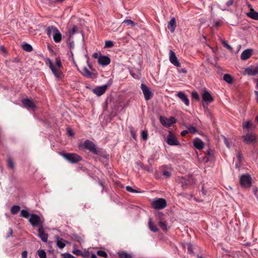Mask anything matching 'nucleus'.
Instances as JSON below:
<instances>
[{
  "label": "nucleus",
  "instance_id": "1",
  "mask_svg": "<svg viewBox=\"0 0 258 258\" xmlns=\"http://www.w3.org/2000/svg\"><path fill=\"white\" fill-rule=\"evenodd\" d=\"M48 64L55 77L59 79H61L62 76V73L61 70L62 66L60 58L58 57L56 58L54 63H53L49 59Z\"/></svg>",
  "mask_w": 258,
  "mask_h": 258
},
{
  "label": "nucleus",
  "instance_id": "2",
  "mask_svg": "<svg viewBox=\"0 0 258 258\" xmlns=\"http://www.w3.org/2000/svg\"><path fill=\"white\" fill-rule=\"evenodd\" d=\"M152 206L156 209H163L167 206V203L164 199L160 198L154 200L151 203Z\"/></svg>",
  "mask_w": 258,
  "mask_h": 258
},
{
  "label": "nucleus",
  "instance_id": "3",
  "mask_svg": "<svg viewBox=\"0 0 258 258\" xmlns=\"http://www.w3.org/2000/svg\"><path fill=\"white\" fill-rule=\"evenodd\" d=\"M89 69L92 71H90L86 67H84L82 69V71H81V73L82 74V75L86 78H91V79L96 78L97 77V73L94 71V70H93L92 68L90 65H89Z\"/></svg>",
  "mask_w": 258,
  "mask_h": 258
},
{
  "label": "nucleus",
  "instance_id": "4",
  "mask_svg": "<svg viewBox=\"0 0 258 258\" xmlns=\"http://www.w3.org/2000/svg\"><path fill=\"white\" fill-rule=\"evenodd\" d=\"M62 156L70 162L72 163H76L81 160V157L74 153H68V154H62Z\"/></svg>",
  "mask_w": 258,
  "mask_h": 258
},
{
  "label": "nucleus",
  "instance_id": "5",
  "mask_svg": "<svg viewBox=\"0 0 258 258\" xmlns=\"http://www.w3.org/2000/svg\"><path fill=\"white\" fill-rule=\"evenodd\" d=\"M240 184L243 187H249L251 184L250 176L249 174L242 175L240 178Z\"/></svg>",
  "mask_w": 258,
  "mask_h": 258
},
{
  "label": "nucleus",
  "instance_id": "6",
  "mask_svg": "<svg viewBox=\"0 0 258 258\" xmlns=\"http://www.w3.org/2000/svg\"><path fill=\"white\" fill-rule=\"evenodd\" d=\"M29 221L34 227L38 226L39 227L40 226H43V220H42L40 217L37 215H31Z\"/></svg>",
  "mask_w": 258,
  "mask_h": 258
},
{
  "label": "nucleus",
  "instance_id": "7",
  "mask_svg": "<svg viewBox=\"0 0 258 258\" xmlns=\"http://www.w3.org/2000/svg\"><path fill=\"white\" fill-rule=\"evenodd\" d=\"M166 141L167 144L170 146H178L179 145V141L171 132H169Z\"/></svg>",
  "mask_w": 258,
  "mask_h": 258
},
{
  "label": "nucleus",
  "instance_id": "8",
  "mask_svg": "<svg viewBox=\"0 0 258 258\" xmlns=\"http://www.w3.org/2000/svg\"><path fill=\"white\" fill-rule=\"evenodd\" d=\"M160 121L162 124L165 127H169L176 122V119L173 117H170L167 118L163 116H160Z\"/></svg>",
  "mask_w": 258,
  "mask_h": 258
},
{
  "label": "nucleus",
  "instance_id": "9",
  "mask_svg": "<svg viewBox=\"0 0 258 258\" xmlns=\"http://www.w3.org/2000/svg\"><path fill=\"white\" fill-rule=\"evenodd\" d=\"M141 89L143 93L145 100H150L153 96V93L150 90L149 88L146 85L142 84Z\"/></svg>",
  "mask_w": 258,
  "mask_h": 258
},
{
  "label": "nucleus",
  "instance_id": "10",
  "mask_svg": "<svg viewBox=\"0 0 258 258\" xmlns=\"http://www.w3.org/2000/svg\"><path fill=\"white\" fill-rule=\"evenodd\" d=\"M243 141L246 144H252L256 142L257 138L255 134H247L243 136Z\"/></svg>",
  "mask_w": 258,
  "mask_h": 258
},
{
  "label": "nucleus",
  "instance_id": "11",
  "mask_svg": "<svg viewBox=\"0 0 258 258\" xmlns=\"http://www.w3.org/2000/svg\"><path fill=\"white\" fill-rule=\"evenodd\" d=\"M83 146L85 148L89 150L90 152L94 153L97 154V151L96 147V146L94 144L89 140H86L85 141Z\"/></svg>",
  "mask_w": 258,
  "mask_h": 258
},
{
  "label": "nucleus",
  "instance_id": "12",
  "mask_svg": "<svg viewBox=\"0 0 258 258\" xmlns=\"http://www.w3.org/2000/svg\"><path fill=\"white\" fill-rule=\"evenodd\" d=\"M169 60L175 66L178 67L180 66V63L178 61L175 53L171 50L169 51Z\"/></svg>",
  "mask_w": 258,
  "mask_h": 258
},
{
  "label": "nucleus",
  "instance_id": "13",
  "mask_svg": "<svg viewBox=\"0 0 258 258\" xmlns=\"http://www.w3.org/2000/svg\"><path fill=\"white\" fill-rule=\"evenodd\" d=\"M107 85L97 87L93 89V92L97 96H100L105 93L108 87Z\"/></svg>",
  "mask_w": 258,
  "mask_h": 258
},
{
  "label": "nucleus",
  "instance_id": "14",
  "mask_svg": "<svg viewBox=\"0 0 258 258\" xmlns=\"http://www.w3.org/2000/svg\"><path fill=\"white\" fill-rule=\"evenodd\" d=\"M38 236L40 238L43 242H46L48 239V234L45 233L43 226H40L38 227Z\"/></svg>",
  "mask_w": 258,
  "mask_h": 258
},
{
  "label": "nucleus",
  "instance_id": "15",
  "mask_svg": "<svg viewBox=\"0 0 258 258\" xmlns=\"http://www.w3.org/2000/svg\"><path fill=\"white\" fill-rule=\"evenodd\" d=\"M242 127L244 130H254L255 126L250 120L244 121L242 123Z\"/></svg>",
  "mask_w": 258,
  "mask_h": 258
},
{
  "label": "nucleus",
  "instance_id": "16",
  "mask_svg": "<svg viewBox=\"0 0 258 258\" xmlns=\"http://www.w3.org/2000/svg\"><path fill=\"white\" fill-rule=\"evenodd\" d=\"M252 53L253 50L252 49H247L242 52L240 55V58L242 60H245L252 55Z\"/></svg>",
  "mask_w": 258,
  "mask_h": 258
},
{
  "label": "nucleus",
  "instance_id": "17",
  "mask_svg": "<svg viewBox=\"0 0 258 258\" xmlns=\"http://www.w3.org/2000/svg\"><path fill=\"white\" fill-rule=\"evenodd\" d=\"M98 61L99 64L104 66L109 64L110 62V60L108 56L102 55L99 56Z\"/></svg>",
  "mask_w": 258,
  "mask_h": 258
},
{
  "label": "nucleus",
  "instance_id": "18",
  "mask_svg": "<svg viewBox=\"0 0 258 258\" xmlns=\"http://www.w3.org/2000/svg\"><path fill=\"white\" fill-rule=\"evenodd\" d=\"M245 73L249 76H254L258 74V67H251L245 70Z\"/></svg>",
  "mask_w": 258,
  "mask_h": 258
},
{
  "label": "nucleus",
  "instance_id": "19",
  "mask_svg": "<svg viewBox=\"0 0 258 258\" xmlns=\"http://www.w3.org/2000/svg\"><path fill=\"white\" fill-rule=\"evenodd\" d=\"M186 106L189 105V100L186 95L183 92H179L176 95Z\"/></svg>",
  "mask_w": 258,
  "mask_h": 258
},
{
  "label": "nucleus",
  "instance_id": "20",
  "mask_svg": "<svg viewBox=\"0 0 258 258\" xmlns=\"http://www.w3.org/2000/svg\"><path fill=\"white\" fill-rule=\"evenodd\" d=\"M22 103L28 109H34L36 107L33 102L28 98L22 100Z\"/></svg>",
  "mask_w": 258,
  "mask_h": 258
},
{
  "label": "nucleus",
  "instance_id": "21",
  "mask_svg": "<svg viewBox=\"0 0 258 258\" xmlns=\"http://www.w3.org/2000/svg\"><path fill=\"white\" fill-rule=\"evenodd\" d=\"M203 100L206 102H212L213 101V98L211 94L207 91H205L202 95Z\"/></svg>",
  "mask_w": 258,
  "mask_h": 258
},
{
  "label": "nucleus",
  "instance_id": "22",
  "mask_svg": "<svg viewBox=\"0 0 258 258\" xmlns=\"http://www.w3.org/2000/svg\"><path fill=\"white\" fill-rule=\"evenodd\" d=\"M55 238L57 246L60 249L63 248L66 246L67 241L58 236H55Z\"/></svg>",
  "mask_w": 258,
  "mask_h": 258
},
{
  "label": "nucleus",
  "instance_id": "23",
  "mask_svg": "<svg viewBox=\"0 0 258 258\" xmlns=\"http://www.w3.org/2000/svg\"><path fill=\"white\" fill-rule=\"evenodd\" d=\"M195 147L199 150L202 149L204 147L203 142L200 139L197 138L193 142Z\"/></svg>",
  "mask_w": 258,
  "mask_h": 258
},
{
  "label": "nucleus",
  "instance_id": "24",
  "mask_svg": "<svg viewBox=\"0 0 258 258\" xmlns=\"http://www.w3.org/2000/svg\"><path fill=\"white\" fill-rule=\"evenodd\" d=\"M53 39L55 42L59 43L61 40V34L57 28L56 30H55L54 33L52 35Z\"/></svg>",
  "mask_w": 258,
  "mask_h": 258
},
{
  "label": "nucleus",
  "instance_id": "25",
  "mask_svg": "<svg viewBox=\"0 0 258 258\" xmlns=\"http://www.w3.org/2000/svg\"><path fill=\"white\" fill-rule=\"evenodd\" d=\"M176 21L174 18H172L168 22L167 27L171 32L175 31L176 28Z\"/></svg>",
  "mask_w": 258,
  "mask_h": 258
},
{
  "label": "nucleus",
  "instance_id": "26",
  "mask_svg": "<svg viewBox=\"0 0 258 258\" xmlns=\"http://www.w3.org/2000/svg\"><path fill=\"white\" fill-rule=\"evenodd\" d=\"M246 15L253 20H258V13L253 9H251L250 12L247 13Z\"/></svg>",
  "mask_w": 258,
  "mask_h": 258
},
{
  "label": "nucleus",
  "instance_id": "27",
  "mask_svg": "<svg viewBox=\"0 0 258 258\" xmlns=\"http://www.w3.org/2000/svg\"><path fill=\"white\" fill-rule=\"evenodd\" d=\"M119 258H132V255L124 251H119L117 252Z\"/></svg>",
  "mask_w": 258,
  "mask_h": 258
},
{
  "label": "nucleus",
  "instance_id": "28",
  "mask_svg": "<svg viewBox=\"0 0 258 258\" xmlns=\"http://www.w3.org/2000/svg\"><path fill=\"white\" fill-rule=\"evenodd\" d=\"M148 226L150 230L154 232H158L159 230L158 227L152 223L151 219H149V220Z\"/></svg>",
  "mask_w": 258,
  "mask_h": 258
},
{
  "label": "nucleus",
  "instance_id": "29",
  "mask_svg": "<svg viewBox=\"0 0 258 258\" xmlns=\"http://www.w3.org/2000/svg\"><path fill=\"white\" fill-rule=\"evenodd\" d=\"M159 226L164 231L167 230V222L166 220L161 219V221H158Z\"/></svg>",
  "mask_w": 258,
  "mask_h": 258
},
{
  "label": "nucleus",
  "instance_id": "30",
  "mask_svg": "<svg viewBox=\"0 0 258 258\" xmlns=\"http://www.w3.org/2000/svg\"><path fill=\"white\" fill-rule=\"evenodd\" d=\"M57 28L54 26H49L47 27L46 29L47 34L49 37H50L51 35H53L54 33L55 30H56Z\"/></svg>",
  "mask_w": 258,
  "mask_h": 258
},
{
  "label": "nucleus",
  "instance_id": "31",
  "mask_svg": "<svg viewBox=\"0 0 258 258\" xmlns=\"http://www.w3.org/2000/svg\"><path fill=\"white\" fill-rule=\"evenodd\" d=\"M223 79L229 84H231L233 81V78L229 74H225L223 76Z\"/></svg>",
  "mask_w": 258,
  "mask_h": 258
},
{
  "label": "nucleus",
  "instance_id": "32",
  "mask_svg": "<svg viewBox=\"0 0 258 258\" xmlns=\"http://www.w3.org/2000/svg\"><path fill=\"white\" fill-rule=\"evenodd\" d=\"M23 49L27 52H31L32 51V47L31 45L28 44V43H25L22 45Z\"/></svg>",
  "mask_w": 258,
  "mask_h": 258
},
{
  "label": "nucleus",
  "instance_id": "33",
  "mask_svg": "<svg viewBox=\"0 0 258 258\" xmlns=\"http://www.w3.org/2000/svg\"><path fill=\"white\" fill-rule=\"evenodd\" d=\"M20 208L18 206H14L11 209V212L13 214H17L20 211Z\"/></svg>",
  "mask_w": 258,
  "mask_h": 258
},
{
  "label": "nucleus",
  "instance_id": "34",
  "mask_svg": "<svg viewBox=\"0 0 258 258\" xmlns=\"http://www.w3.org/2000/svg\"><path fill=\"white\" fill-rule=\"evenodd\" d=\"M37 254L40 258H46V254L44 250H38Z\"/></svg>",
  "mask_w": 258,
  "mask_h": 258
},
{
  "label": "nucleus",
  "instance_id": "35",
  "mask_svg": "<svg viewBox=\"0 0 258 258\" xmlns=\"http://www.w3.org/2000/svg\"><path fill=\"white\" fill-rule=\"evenodd\" d=\"M68 43L69 45V47H70V50H71V53H72V54L73 55V53H72V49H73L74 48V47H75V44H74V42L73 41H72L71 38H70L69 39H68Z\"/></svg>",
  "mask_w": 258,
  "mask_h": 258
},
{
  "label": "nucleus",
  "instance_id": "36",
  "mask_svg": "<svg viewBox=\"0 0 258 258\" xmlns=\"http://www.w3.org/2000/svg\"><path fill=\"white\" fill-rule=\"evenodd\" d=\"M122 24H125L126 25H131L132 27H134L136 24L131 20H125L123 21Z\"/></svg>",
  "mask_w": 258,
  "mask_h": 258
},
{
  "label": "nucleus",
  "instance_id": "37",
  "mask_svg": "<svg viewBox=\"0 0 258 258\" xmlns=\"http://www.w3.org/2000/svg\"><path fill=\"white\" fill-rule=\"evenodd\" d=\"M156 217L157 219L158 220V221H161V219L164 220V216L163 214L161 212H158L156 214Z\"/></svg>",
  "mask_w": 258,
  "mask_h": 258
},
{
  "label": "nucleus",
  "instance_id": "38",
  "mask_svg": "<svg viewBox=\"0 0 258 258\" xmlns=\"http://www.w3.org/2000/svg\"><path fill=\"white\" fill-rule=\"evenodd\" d=\"M97 254L98 255H99L100 256H102V257H107V253L105 251H103V250H98L97 252Z\"/></svg>",
  "mask_w": 258,
  "mask_h": 258
},
{
  "label": "nucleus",
  "instance_id": "39",
  "mask_svg": "<svg viewBox=\"0 0 258 258\" xmlns=\"http://www.w3.org/2000/svg\"><path fill=\"white\" fill-rule=\"evenodd\" d=\"M113 46V43L112 41L108 40L105 41L104 48H110Z\"/></svg>",
  "mask_w": 258,
  "mask_h": 258
},
{
  "label": "nucleus",
  "instance_id": "40",
  "mask_svg": "<svg viewBox=\"0 0 258 258\" xmlns=\"http://www.w3.org/2000/svg\"><path fill=\"white\" fill-rule=\"evenodd\" d=\"M8 166L12 169L14 168V163L13 160L10 158L8 159Z\"/></svg>",
  "mask_w": 258,
  "mask_h": 258
},
{
  "label": "nucleus",
  "instance_id": "41",
  "mask_svg": "<svg viewBox=\"0 0 258 258\" xmlns=\"http://www.w3.org/2000/svg\"><path fill=\"white\" fill-rule=\"evenodd\" d=\"M141 138L143 140H147L148 139V133L146 131H143L142 132Z\"/></svg>",
  "mask_w": 258,
  "mask_h": 258
},
{
  "label": "nucleus",
  "instance_id": "42",
  "mask_svg": "<svg viewBox=\"0 0 258 258\" xmlns=\"http://www.w3.org/2000/svg\"><path fill=\"white\" fill-rule=\"evenodd\" d=\"M188 131H189V133H190L192 134H195L196 133V132L197 131V130L195 126H189L188 127Z\"/></svg>",
  "mask_w": 258,
  "mask_h": 258
},
{
  "label": "nucleus",
  "instance_id": "43",
  "mask_svg": "<svg viewBox=\"0 0 258 258\" xmlns=\"http://www.w3.org/2000/svg\"><path fill=\"white\" fill-rule=\"evenodd\" d=\"M21 215L25 218H28L29 216V214L27 211L23 210L21 212Z\"/></svg>",
  "mask_w": 258,
  "mask_h": 258
},
{
  "label": "nucleus",
  "instance_id": "44",
  "mask_svg": "<svg viewBox=\"0 0 258 258\" xmlns=\"http://www.w3.org/2000/svg\"><path fill=\"white\" fill-rule=\"evenodd\" d=\"M63 258H76L74 256L69 253H62Z\"/></svg>",
  "mask_w": 258,
  "mask_h": 258
},
{
  "label": "nucleus",
  "instance_id": "45",
  "mask_svg": "<svg viewBox=\"0 0 258 258\" xmlns=\"http://www.w3.org/2000/svg\"><path fill=\"white\" fill-rule=\"evenodd\" d=\"M77 31V27L76 26H73V27L72 28V29L70 31V36L76 33Z\"/></svg>",
  "mask_w": 258,
  "mask_h": 258
},
{
  "label": "nucleus",
  "instance_id": "46",
  "mask_svg": "<svg viewBox=\"0 0 258 258\" xmlns=\"http://www.w3.org/2000/svg\"><path fill=\"white\" fill-rule=\"evenodd\" d=\"M192 97L196 100H199L200 99L199 96L197 92H193L191 94Z\"/></svg>",
  "mask_w": 258,
  "mask_h": 258
},
{
  "label": "nucleus",
  "instance_id": "47",
  "mask_svg": "<svg viewBox=\"0 0 258 258\" xmlns=\"http://www.w3.org/2000/svg\"><path fill=\"white\" fill-rule=\"evenodd\" d=\"M223 44L225 47H226L228 49L232 51V48L225 41H223Z\"/></svg>",
  "mask_w": 258,
  "mask_h": 258
},
{
  "label": "nucleus",
  "instance_id": "48",
  "mask_svg": "<svg viewBox=\"0 0 258 258\" xmlns=\"http://www.w3.org/2000/svg\"><path fill=\"white\" fill-rule=\"evenodd\" d=\"M222 138H223V139L224 140V142L225 144H226V146L228 148H230V144H229V142L228 141V140L225 136H222Z\"/></svg>",
  "mask_w": 258,
  "mask_h": 258
},
{
  "label": "nucleus",
  "instance_id": "49",
  "mask_svg": "<svg viewBox=\"0 0 258 258\" xmlns=\"http://www.w3.org/2000/svg\"><path fill=\"white\" fill-rule=\"evenodd\" d=\"M72 252L76 255H81L82 253L81 251L79 249H74Z\"/></svg>",
  "mask_w": 258,
  "mask_h": 258
},
{
  "label": "nucleus",
  "instance_id": "50",
  "mask_svg": "<svg viewBox=\"0 0 258 258\" xmlns=\"http://www.w3.org/2000/svg\"><path fill=\"white\" fill-rule=\"evenodd\" d=\"M163 175L166 177H169L171 176V172L168 170H165L163 172Z\"/></svg>",
  "mask_w": 258,
  "mask_h": 258
},
{
  "label": "nucleus",
  "instance_id": "51",
  "mask_svg": "<svg viewBox=\"0 0 258 258\" xmlns=\"http://www.w3.org/2000/svg\"><path fill=\"white\" fill-rule=\"evenodd\" d=\"M187 250L189 252L192 253L193 252V249H192V246L191 244L188 243L187 244Z\"/></svg>",
  "mask_w": 258,
  "mask_h": 258
},
{
  "label": "nucleus",
  "instance_id": "52",
  "mask_svg": "<svg viewBox=\"0 0 258 258\" xmlns=\"http://www.w3.org/2000/svg\"><path fill=\"white\" fill-rule=\"evenodd\" d=\"M126 189L127 191L131 192H136L137 191L134 189L132 187L130 186H126Z\"/></svg>",
  "mask_w": 258,
  "mask_h": 258
},
{
  "label": "nucleus",
  "instance_id": "53",
  "mask_svg": "<svg viewBox=\"0 0 258 258\" xmlns=\"http://www.w3.org/2000/svg\"><path fill=\"white\" fill-rule=\"evenodd\" d=\"M205 112L207 116L209 117L210 118H212V114L208 108H206V111Z\"/></svg>",
  "mask_w": 258,
  "mask_h": 258
},
{
  "label": "nucleus",
  "instance_id": "54",
  "mask_svg": "<svg viewBox=\"0 0 258 258\" xmlns=\"http://www.w3.org/2000/svg\"><path fill=\"white\" fill-rule=\"evenodd\" d=\"M252 190L255 196L258 198V188L256 187H254L252 188Z\"/></svg>",
  "mask_w": 258,
  "mask_h": 258
},
{
  "label": "nucleus",
  "instance_id": "55",
  "mask_svg": "<svg viewBox=\"0 0 258 258\" xmlns=\"http://www.w3.org/2000/svg\"><path fill=\"white\" fill-rule=\"evenodd\" d=\"M89 255V252L86 251L84 253H82L81 256L84 258H88Z\"/></svg>",
  "mask_w": 258,
  "mask_h": 258
},
{
  "label": "nucleus",
  "instance_id": "56",
  "mask_svg": "<svg viewBox=\"0 0 258 258\" xmlns=\"http://www.w3.org/2000/svg\"><path fill=\"white\" fill-rule=\"evenodd\" d=\"M67 134L70 136H73L74 135V133L71 129L68 128L67 130Z\"/></svg>",
  "mask_w": 258,
  "mask_h": 258
},
{
  "label": "nucleus",
  "instance_id": "57",
  "mask_svg": "<svg viewBox=\"0 0 258 258\" xmlns=\"http://www.w3.org/2000/svg\"><path fill=\"white\" fill-rule=\"evenodd\" d=\"M100 55H102L100 53L95 52L93 54V57L95 58H98L99 59V57Z\"/></svg>",
  "mask_w": 258,
  "mask_h": 258
},
{
  "label": "nucleus",
  "instance_id": "58",
  "mask_svg": "<svg viewBox=\"0 0 258 258\" xmlns=\"http://www.w3.org/2000/svg\"><path fill=\"white\" fill-rule=\"evenodd\" d=\"M236 157L237 158V160L239 162V163H240V161H241V155L240 153H237V154H236Z\"/></svg>",
  "mask_w": 258,
  "mask_h": 258
},
{
  "label": "nucleus",
  "instance_id": "59",
  "mask_svg": "<svg viewBox=\"0 0 258 258\" xmlns=\"http://www.w3.org/2000/svg\"><path fill=\"white\" fill-rule=\"evenodd\" d=\"M13 233V230L11 228H9L8 233L7 235V237H9L12 236Z\"/></svg>",
  "mask_w": 258,
  "mask_h": 258
},
{
  "label": "nucleus",
  "instance_id": "60",
  "mask_svg": "<svg viewBox=\"0 0 258 258\" xmlns=\"http://www.w3.org/2000/svg\"><path fill=\"white\" fill-rule=\"evenodd\" d=\"M27 251L25 250L22 253V258H27Z\"/></svg>",
  "mask_w": 258,
  "mask_h": 258
},
{
  "label": "nucleus",
  "instance_id": "61",
  "mask_svg": "<svg viewBox=\"0 0 258 258\" xmlns=\"http://www.w3.org/2000/svg\"><path fill=\"white\" fill-rule=\"evenodd\" d=\"M233 4V0H228L227 2L226 3V5L228 7H229L231 5H232Z\"/></svg>",
  "mask_w": 258,
  "mask_h": 258
},
{
  "label": "nucleus",
  "instance_id": "62",
  "mask_svg": "<svg viewBox=\"0 0 258 258\" xmlns=\"http://www.w3.org/2000/svg\"><path fill=\"white\" fill-rule=\"evenodd\" d=\"M188 133H189V131H188V130L183 131L181 132V135L182 136H184L186 135V134H187Z\"/></svg>",
  "mask_w": 258,
  "mask_h": 258
},
{
  "label": "nucleus",
  "instance_id": "63",
  "mask_svg": "<svg viewBox=\"0 0 258 258\" xmlns=\"http://www.w3.org/2000/svg\"><path fill=\"white\" fill-rule=\"evenodd\" d=\"M181 182L182 183V185H186L187 184V181L184 178L181 179Z\"/></svg>",
  "mask_w": 258,
  "mask_h": 258
},
{
  "label": "nucleus",
  "instance_id": "64",
  "mask_svg": "<svg viewBox=\"0 0 258 258\" xmlns=\"http://www.w3.org/2000/svg\"><path fill=\"white\" fill-rule=\"evenodd\" d=\"M255 95L256 96V102L258 103V91H254Z\"/></svg>",
  "mask_w": 258,
  "mask_h": 258
}]
</instances>
